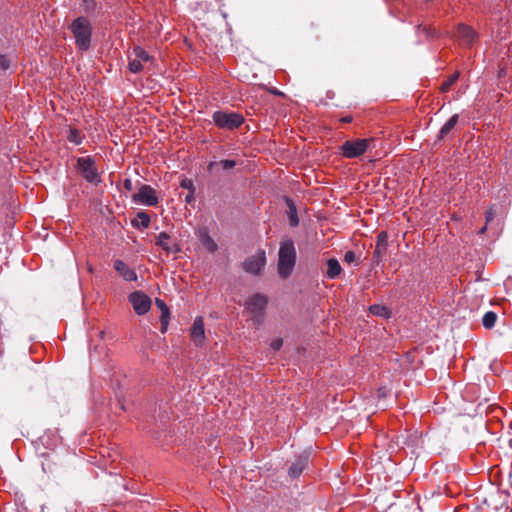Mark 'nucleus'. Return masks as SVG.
<instances>
[{
	"mask_svg": "<svg viewBox=\"0 0 512 512\" xmlns=\"http://www.w3.org/2000/svg\"><path fill=\"white\" fill-rule=\"evenodd\" d=\"M114 269L126 281H134L137 279V275H136L135 271L130 269L122 260L114 261Z\"/></svg>",
	"mask_w": 512,
	"mask_h": 512,
	"instance_id": "15",
	"label": "nucleus"
},
{
	"mask_svg": "<svg viewBox=\"0 0 512 512\" xmlns=\"http://www.w3.org/2000/svg\"><path fill=\"white\" fill-rule=\"evenodd\" d=\"M309 455V452L304 451L299 456H297V458L289 468V475L291 477L296 478L303 472L304 468L308 464Z\"/></svg>",
	"mask_w": 512,
	"mask_h": 512,
	"instance_id": "12",
	"label": "nucleus"
},
{
	"mask_svg": "<svg viewBox=\"0 0 512 512\" xmlns=\"http://www.w3.org/2000/svg\"><path fill=\"white\" fill-rule=\"evenodd\" d=\"M10 64H11V60L5 56V55H0V69L5 71V70H8L10 68Z\"/></svg>",
	"mask_w": 512,
	"mask_h": 512,
	"instance_id": "30",
	"label": "nucleus"
},
{
	"mask_svg": "<svg viewBox=\"0 0 512 512\" xmlns=\"http://www.w3.org/2000/svg\"><path fill=\"white\" fill-rule=\"evenodd\" d=\"M289 222H290V225L293 227L297 226L299 223L298 217L296 214V209L293 208L292 206H290Z\"/></svg>",
	"mask_w": 512,
	"mask_h": 512,
	"instance_id": "29",
	"label": "nucleus"
},
{
	"mask_svg": "<svg viewBox=\"0 0 512 512\" xmlns=\"http://www.w3.org/2000/svg\"><path fill=\"white\" fill-rule=\"evenodd\" d=\"M133 200L147 206H155L158 203L156 191L150 185H142L139 191L133 195Z\"/></svg>",
	"mask_w": 512,
	"mask_h": 512,
	"instance_id": "8",
	"label": "nucleus"
},
{
	"mask_svg": "<svg viewBox=\"0 0 512 512\" xmlns=\"http://www.w3.org/2000/svg\"><path fill=\"white\" fill-rule=\"evenodd\" d=\"M296 264V250L294 242L291 239L280 242L278 252V275L282 279H287L293 272Z\"/></svg>",
	"mask_w": 512,
	"mask_h": 512,
	"instance_id": "1",
	"label": "nucleus"
},
{
	"mask_svg": "<svg viewBox=\"0 0 512 512\" xmlns=\"http://www.w3.org/2000/svg\"><path fill=\"white\" fill-rule=\"evenodd\" d=\"M236 165V162L234 160L225 159L221 160L220 162H210L207 166V170L209 172H213L218 166H221L224 170H230L234 168Z\"/></svg>",
	"mask_w": 512,
	"mask_h": 512,
	"instance_id": "20",
	"label": "nucleus"
},
{
	"mask_svg": "<svg viewBox=\"0 0 512 512\" xmlns=\"http://www.w3.org/2000/svg\"><path fill=\"white\" fill-rule=\"evenodd\" d=\"M452 37L455 38L460 45L470 46L476 38V33L470 26L459 24L456 34Z\"/></svg>",
	"mask_w": 512,
	"mask_h": 512,
	"instance_id": "9",
	"label": "nucleus"
},
{
	"mask_svg": "<svg viewBox=\"0 0 512 512\" xmlns=\"http://www.w3.org/2000/svg\"><path fill=\"white\" fill-rule=\"evenodd\" d=\"M352 120H353L352 116H344V117L340 118V121L342 123H350V122H352Z\"/></svg>",
	"mask_w": 512,
	"mask_h": 512,
	"instance_id": "38",
	"label": "nucleus"
},
{
	"mask_svg": "<svg viewBox=\"0 0 512 512\" xmlns=\"http://www.w3.org/2000/svg\"><path fill=\"white\" fill-rule=\"evenodd\" d=\"M170 236L166 232H161L157 236L156 244L160 246L162 249H164L167 252H176L179 249L176 248V245H171L170 242Z\"/></svg>",
	"mask_w": 512,
	"mask_h": 512,
	"instance_id": "18",
	"label": "nucleus"
},
{
	"mask_svg": "<svg viewBox=\"0 0 512 512\" xmlns=\"http://www.w3.org/2000/svg\"><path fill=\"white\" fill-rule=\"evenodd\" d=\"M344 260L347 263H352L356 260V255L353 251H347L344 255Z\"/></svg>",
	"mask_w": 512,
	"mask_h": 512,
	"instance_id": "34",
	"label": "nucleus"
},
{
	"mask_svg": "<svg viewBox=\"0 0 512 512\" xmlns=\"http://www.w3.org/2000/svg\"><path fill=\"white\" fill-rule=\"evenodd\" d=\"M77 166L86 181L95 185L101 181L95 162L90 156L78 158Z\"/></svg>",
	"mask_w": 512,
	"mask_h": 512,
	"instance_id": "5",
	"label": "nucleus"
},
{
	"mask_svg": "<svg viewBox=\"0 0 512 512\" xmlns=\"http://www.w3.org/2000/svg\"><path fill=\"white\" fill-rule=\"evenodd\" d=\"M487 225H488V224H486L484 227H482V228L479 230V234H483V233L486 231V229H487Z\"/></svg>",
	"mask_w": 512,
	"mask_h": 512,
	"instance_id": "39",
	"label": "nucleus"
},
{
	"mask_svg": "<svg viewBox=\"0 0 512 512\" xmlns=\"http://www.w3.org/2000/svg\"><path fill=\"white\" fill-rule=\"evenodd\" d=\"M185 201L187 203H191L194 201V192H189L186 197H185Z\"/></svg>",
	"mask_w": 512,
	"mask_h": 512,
	"instance_id": "37",
	"label": "nucleus"
},
{
	"mask_svg": "<svg viewBox=\"0 0 512 512\" xmlns=\"http://www.w3.org/2000/svg\"><path fill=\"white\" fill-rule=\"evenodd\" d=\"M266 264V256L263 250L258 251L255 255L247 258L243 263L246 272L258 275Z\"/></svg>",
	"mask_w": 512,
	"mask_h": 512,
	"instance_id": "7",
	"label": "nucleus"
},
{
	"mask_svg": "<svg viewBox=\"0 0 512 512\" xmlns=\"http://www.w3.org/2000/svg\"><path fill=\"white\" fill-rule=\"evenodd\" d=\"M96 0H82V7L85 13H93L97 9Z\"/></svg>",
	"mask_w": 512,
	"mask_h": 512,
	"instance_id": "25",
	"label": "nucleus"
},
{
	"mask_svg": "<svg viewBox=\"0 0 512 512\" xmlns=\"http://www.w3.org/2000/svg\"><path fill=\"white\" fill-rule=\"evenodd\" d=\"M214 123L221 129L233 130L244 122L241 114L236 112L216 111L212 115Z\"/></svg>",
	"mask_w": 512,
	"mask_h": 512,
	"instance_id": "4",
	"label": "nucleus"
},
{
	"mask_svg": "<svg viewBox=\"0 0 512 512\" xmlns=\"http://www.w3.org/2000/svg\"><path fill=\"white\" fill-rule=\"evenodd\" d=\"M132 225L136 228H148L150 225V217L146 212H138L137 217L132 220Z\"/></svg>",
	"mask_w": 512,
	"mask_h": 512,
	"instance_id": "19",
	"label": "nucleus"
},
{
	"mask_svg": "<svg viewBox=\"0 0 512 512\" xmlns=\"http://www.w3.org/2000/svg\"><path fill=\"white\" fill-rule=\"evenodd\" d=\"M267 305V297L263 294H255L246 301V308L255 316L260 315Z\"/></svg>",
	"mask_w": 512,
	"mask_h": 512,
	"instance_id": "10",
	"label": "nucleus"
},
{
	"mask_svg": "<svg viewBox=\"0 0 512 512\" xmlns=\"http://www.w3.org/2000/svg\"><path fill=\"white\" fill-rule=\"evenodd\" d=\"M497 320V315L493 311H488L484 314L482 318V324L485 328L491 329L494 327Z\"/></svg>",
	"mask_w": 512,
	"mask_h": 512,
	"instance_id": "21",
	"label": "nucleus"
},
{
	"mask_svg": "<svg viewBox=\"0 0 512 512\" xmlns=\"http://www.w3.org/2000/svg\"><path fill=\"white\" fill-rule=\"evenodd\" d=\"M388 248V234L382 231L377 236V241L373 253L374 260L378 263L382 257L386 254Z\"/></svg>",
	"mask_w": 512,
	"mask_h": 512,
	"instance_id": "11",
	"label": "nucleus"
},
{
	"mask_svg": "<svg viewBox=\"0 0 512 512\" xmlns=\"http://www.w3.org/2000/svg\"><path fill=\"white\" fill-rule=\"evenodd\" d=\"M123 186L127 191H131L133 189V183L131 179H125L123 182Z\"/></svg>",
	"mask_w": 512,
	"mask_h": 512,
	"instance_id": "36",
	"label": "nucleus"
},
{
	"mask_svg": "<svg viewBox=\"0 0 512 512\" xmlns=\"http://www.w3.org/2000/svg\"><path fill=\"white\" fill-rule=\"evenodd\" d=\"M129 301L138 315L146 314L151 307V299L141 291L132 292Z\"/></svg>",
	"mask_w": 512,
	"mask_h": 512,
	"instance_id": "6",
	"label": "nucleus"
},
{
	"mask_svg": "<svg viewBox=\"0 0 512 512\" xmlns=\"http://www.w3.org/2000/svg\"><path fill=\"white\" fill-rule=\"evenodd\" d=\"M495 217V212L492 208L488 209L485 213L486 224H489Z\"/></svg>",
	"mask_w": 512,
	"mask_h": 512,
	"instance_id": "35",
	"label": "nucleus"
},
{
	"mask_svg": "<svg viewBox=\"0 0 512 512\" xmlns=\"http://www.w3.org/2000/svg\"><path fill=\"white\" fill-rule=\"evenodd\" d=\"M67 139L70 142H72L76 145H79L82 143L83 137L81 136L80 132L77 129L70 128Z\"/></svg>",
	"mask_w": 512,
	"mask_h": 512,
	"instance_id": "23",
	"label": "nucleus"
},
{
	"mask_svg": "<svg viewBox=\"0 0 512 512\" xmlns=\"http://www.w3.org/2000/svg\"><path fill=\"white\" fill-rule=\"evenodd\" d=\"M369 311L379 317H388L389 316V310L387 307L379 304L371 305L369 308Z\"/></svg>",
	"mask_w": 512,
	"mask_h": 512,
	"instance_id": "22",
	"label": "nucleus"
},
{
	"mask_svg": "<svg viewBox=\"0 0 512 512\" xmlns=\"http://www.w3.org/2000/svg\"><path fill=\"white\" fill-rule=\"evenodd\" d=\"M180 185L182 188L187 189L189 192H195L193 181L190 179H183Z\"/></svg>",
	"mask_w": 512,
	"mask_h": 512,
	"instance_id": "31",
	"label": "nucleus"
},
{
	"mask_svg": "<svg viewBox=\"0 0 512 512\" xmlns=\"http://www.w3.org/2000/svg\"><path fill=\"white\" fill-rule=\"evenodd\" d=\"M75 45L81 51L89 50L92 38V25L90 20L85 16H79L69 25Z\"/></svg>",
	"mask_w": 512,
	"mask_h": 512,
	"instance_id": "2",
	"label": "nucleus"
},
{
	"mask_svg": "<svg viewBox=\"0 0 512 512\" xmlns=\"http://www.w3.org/2000/svg\"><path fill=\"white\" fill-rule=\"evenodd\" d=\"M373 142V138L345 141L340 146L341 155L348 159L360 157L370 149Z\"/></svg>",
	"mask_w": 512,
	"mask_h": 512,
	"instance_id": "3",
	"label": "nucleus"
},
{
	"mask_svg": "<svg viewBox=\"0 0 512 512\" xmlns=\"http://www.w3.org/2000/svg\"><path fill=\"white\" fill-rule=\"evenodd\" d=\"M133 53L135 55V58L140 60L142 63L147 62L151 59L149 54L141 47L137 46L133 49Z\"/></svg>",
	"mask_w": 512,
	"mask_h": 512,
	"instance_id": "24",
	"label": "nucleus"
},
{
	"mask_svg": "<svg viewBox=\"0 0 512 512\" xmlns=\"http://www.w3.org/2000/svg\"><path fill=\"white\" fill-rule=\"evenodd\" d=\"M342 271V268L337 259L331 258L327 261L326 276L329 279H336Z\"/></svg>",
	"mask_w": 512,
	"mask_h": 512,
	"instance_id": "17",
	"label": "nucleus"
},
{
	"mask_svg": "<svg viewBox=\"0 0 512 512\" xmlns=\"http://www.w3.org/2000/svg\"><path fill=\"white\" fill-rule=\"evenodd\" d=\"M197 237L200 241V243L204 246V248L210 252L214 253L218 249V245L216 242L212 239V237L209 235L206 228H201L197 231Z\"/></svg>",
	"mask_w": 512,
	"mask_h": 512,
	"instance_id": "14",
	"label": "nucleus"
},
{
	"mask_svg": "<svg viewBox=\"0 0 512 512\" xmlns=\"http://www.w3.org/2000/svg\"><path fill=\"white\" fill-rule=\"evenodd\" d=\"M161 332L165 333L167 331L168 323H169V316H161Z\"/></svg>",
	"mask_w": 512,
	"mask_h": 512,
	"instance_id": "33",
	"label": "nucleus"
},
{
	"mask_svg": "<svg viewBox=\"0 0 512 512\" xmlns=\"http://www.w3.org/2000/svg\"><path fill=\"white\" fill-rule=\"evenodd\" d=\"M143 69V63L137 58L130 60L129 70L133 73H138Z\"/></svg>",
	"mask_w": 512,
	"mask_h": 512,
	"instance_id": "26",
	"label": "nucleus"
},
{
	"mask_svg": "<svg viewBox=\"0 0 512 512\" xmlns=\"http://www.w3.org/2000/svg\"><path fill=\"white\" fill-rule=\"evenodd\" d=\"M459 77V74L458 73H454L453 75H451L447 81H445L442 86H441V90L442 91H447L454 83L455 81L458 79Z\"/></svg>",
	"mask_w": 512,
	"mask_h": 512,
	"instance_id": "27",
	"label": "nucleus"
},
{
	"mask_svg": "<svg viewBox=\"0 0 512 512\" xmlns=\"http://www.w3.org/2000/svg\"><path fill=\"white\" fill-rule=\"evenodd\" d=\"M155 303L156 306L161 310V316H169V309L163 300L157 298Z\"/></svg>",
	"mask_w": 512,
	"mask_h": 512,
	"instance_id": "28",
	"label": "nucleus"
},
{
	"mask_svg": "<svg viewBox=\"0 0 512 512\" xmlns=\"http://www.w3.org/2000/svg\"><path fill=\"white\" fill-rule=\"evenodd\" d=\"M459 116L458 114H454L451 116L448 121L442 126V128L439 131L438 139L442 140L444 139L456 126L458 122Z\"/></svg>",
	"mask_w": 512,
	"mask_h": 512,
	"instance_id": "16",
	"label": "nucleus"
},
{
	"mask_svg": "<svg viewBox=\"0 0 512 512\" xmlns=\"http://www.w3.org/2000/svg\"><path fill=\"white\" fill-rule=\"evenodd\" d=\"M283 345V340L281 338H277V339H274L271 344H270V347L274 350V351H278Z\"/></svg>",
	"mask_w": 512,
	"mask_h": 512,
	"instance_id": "32",
	"label": "nucleus"
},
{
	"mask_svg": "<svg viewBox=\"0 0 512 512\" xmlns=\"http://www.w3.org/2000/svg\"><path fill=\"white\" fill-rule=\"evenodd\" d=\"M190 335H191V339L195 343V345L199 346L204 342L205 331H204V322H203L202 317H197L194 320Z\"/></svg>",
	"mask_w": 512,
	"mask_h": 512,
	"instance_id": "13",
	"label": "nucleus"
}]
</instances>
